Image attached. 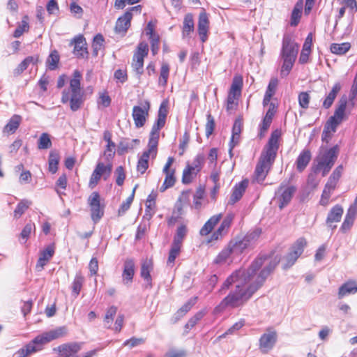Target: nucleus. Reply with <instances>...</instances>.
Listing matches in <instances>:
<instances>
[{
	"mask_svg": "<svg viewBox=\"0 0 357 357\" xmlns=\"http://www.w3.org/2000/svg\"><path fill=\"white\" fill-rule=\"evenodd\" d=\"M187 225L184 223L180 224L174 236L172 243L183 245V242L187 235Z\"/></svg>",
	"mask_w": 357,
	"mask_h": 357,
	"instance_id": "ea45409f",
	"label": "nucleus"
},
{
	"mask_svg": "<svg viewBox=\"0 0 357 357\" xmlns=\"http://www.w3.org/2000/svg\"><path fill=\"white\" fill-rule=\"evenodd\" d=\"M278 338L277 331L268 327L259 339V349L263 354H268L275 347Z\"/></svg>",
	"mask_w": 357,
	"mask_h": 357,
	"instance_id": "1a4fd4ad",
	"label": "nucleus"
},
{
	"mask_svg": "<svg viewBox=\"0 0 357 357\" xmlns=\"http://www.w3.org/2000/svg\"><path fill=\"white\" fill-rule=\"evenodd\" d=\"M169 73V67L167 63H163L160 69V75L159 77V83L162 86H165Z\"/></svg>",
	"mask_w": 357,
	"mask_h": 357,
	"instance_id": "4d7b16f0",
	"label": "nucleus"
},
{
	"mask_svg": "<svg viewBox=\"0 0 357 357\" xmlns=\"http://www.w3.org/2000/svg\"><path fill=\"white\" fill-rule=\"evenodd\" d=\"M307 241L305 238H298L291 246L289 252L285 257L283 268L287 269L293 266L299 257L303 254Z\"/></svg>",
	"mask_w": 357,
	"mask_h": 357,
	"instance_id": "423d86ee",
	"label": "nucleus"
},
{
	"mask_svg": "<svg viewBox=\"0 0 357 357\" xmlns=\"http://www.w3.org/2000/svg\"><path fill=\"white\" fill-rule=\"evenodd\" d=\"M174 158H168V160L163 167V172L165 174L164 182L160 188L162 192L172 187L176 183L175 167H172Z\"/></svg>",
	"mask_w": 357,
	"mask_h": 357,
	"instance_id": "f3484780",
	"label": "nucleus"
},
{
	"mask_svg": "<svg viewBox=\"0 0 357 357\" xmlns=\"http://www.w3.org/2000/svg\"><path fill=\"white\" fill-rule=\"evenodd\" d=\"M74 54L78 58H84L88 55L86 43L85 38L82 36H79L74 39Z\"/></svg>",
	"mask_w": 357,
	"mask_h": 357,
	"instance_id": "c85d7f7f",
	"label": "nucleus"
},
{
	"mask_svg": "<svg viewBox=\"0 0 357 357\" xmlns=\"http://www.w3.org/2000/svg\"><path fill=\"white\" fill-rule=\"evenodd\" d=\"M357 213L347 209L344 220L340 226V231L346 234L349 231L354 225Z\"/></svg>",
	"mask_w": 357,
	"mask_h": 357,
	"instance_id": "473e14b6",
	"label": "nucleus"
},
{
	"mask_svg": "<svg viewBox=\"0 0 357 357\" xmlns=\"http://www.w3.org/2000/svg\"><path fill=\"white\" fill-rule=\"evenodd\" d=\"M344 167L342 165H338L333 172L331 175L329 176L326 184L331 185L334 188H337L338 182L342 177L343 174Z\"/></svg>",
	"mask_w": 357,
	"mask_h": 357,
	"instance_id": "4c0bfd02",
	"label": "nucleus"
},
{
	"mask_svg": "<svg viewBox=\"0 0 357 357\" xmlns=\"http://www.w3.org/2000/svg\"><path fill=\"white\" fill-rule=\"evenodd\" d=\"M335 158H317L312 164L314 174L321 172L323 176L327 175L335 164Z\"/></svg>",
	"mask_w": 357,
	"mask_h": 357,
	"instance_id": "a211bd4d",
	"label": "nucleus"
},
{
	"mask_svg": "<svg viewBox=\"0 0 357 357\" xmlns=\"http://www.w3.org/2000/svg\"><path fill=\"white\" fill-rule=\"evenodd\" d=\"M344 213L343 206L340 204L334 205L328 211L326 223L329 227H333L334 223L340 222Z\"/></svg>",
	"mask_w": 357,
	"mask_h": 357,
	"instance_id": "b1692460",
	"label": "nucleus"
},
{
	"mask_svg": "<svg viewBox=\"0 0 357 357\" xmlns=\"http://www.w3.org/2000/svg\"><path fill=\"white\" fill-rule=\"evenodd\" d=\"M85 281L84 277L81 272H77L71 284L72 294L75 297H77L83 287Z\"/></svg>",
	"mask_w": 357,
	"mask_h": 357,
	"instance_id": "72a5a7b5",
	"label": "nucleus"
},
{
	"mask_svg": "<svg viewBox=\"0 0 357 357\" xmlns=\"http://www.w3.org/2000/svg\"><path fill=\"white\" fill-rule=\"evenodd\" d=\"M167 115V107L165 102H162L159 108L158 118L153 124L150 132L147 149L144 151L142 156H155L158 152V145L160 135V130L165 126Z\"/></svg>",
	"mask_w": 357,
	"mask_h": 357,
	"instance_id": "39448f33",
	"label": "nucleus"
},
{
	"mask_svg": "<svg viewBox=\"0 0 357 357\" xmlns=\"http://www.w3.org/2000/svg\"><path fill=\"white\" fill-rule=\"evenodd\" d=\"M278 84V79L277 77H271L265 93L273 96L276 92Z\"/></svg>",
	"mask_w": 357,
	"mask_h": 357,
	"instance_id": "338daca9",
	"label": "nucleus"
},
{
	"mask_svg": "<svg viewBox=\"0 0 357 357\" xmlns=\"http://www.w3.org/2000/svg\"><path fill=\"white\" fill-rule=\"evenodd\" d=\"M21 121V116L17 114L13 115L9 120L8 123L6 125L4 130L8 132L14 133L18 128Z\"/></svg>",
	"mask_w": 357,
	"mask_h": 357,
	"instance_id": "49530a36",
	"label": "nucleus"
},
{
	"mask_svg": "<svg viewBox=\"0 0 357 357\" xmlns=\"http://www.w3.org/2000/svg\"><path fill=\"white\" fill-rule=\"evenodd\" d=\"M195 29L193 16L191 13L185 15L183 23V36H188Z\"/></svg>",
	"mask_w": 357,
	"mask_h": 357,
	"instance_id": "58836bf2",
	"label": "nucleus"
},
{
	"mask_svg": "<svg viewBox=\"0 0 357 357\" xmlns=\"http://www.w3.org/2000/svg\"><path fill=\"white\" fill-rule=\"evenodd\" d=\"M340 123H341L331 116L324 126L322 132V140L328 142V139H330L332 134L336 131L337 127Z\"/></svg>",
	"mask_w": 357,
	"mask_h": 357,
	"instance_id": "2f4dec72",
	"label": "nucleus"
},
{
	"mask_svg": "<svg viewBox=\"0 0 357 357\" xmlns=\"http://www.w3.org/2000/svg\"><path fill=\"white\" fill-rule=\"evenodd\" d=\"M282 60H283V64L281 68L280 75L282 77H284L289 75L291 70L292 69V67L294 66L295 61L285 60V59H282Z\"/></svg>",
	"mask_w": 357,
	"mask_h": 357,
	"instance_id": "680f3d73",
	"label": "nucleus"
},
{
	"mask_svg": "<svg viewBox=\"0 0 357 357\" xmlns=\"http://www.w3.org/2000/svg\"><path fill=\"white\" fill-rule=\"evenodd\" d=\"M149 46L145 42H141L137 46V49L134 54L133 59L132 62V67L135 72L138 75H141L144 70V59L148 55Z\"/></svg>",
	"mask_w": 357,
	"mask_h": 357,
	"instance_id": "4468645a",
	"label": "nucleus"
},
{
	"mask_svg": "<svg viewBox=\"0 0 357 357\" xmlns=\"http://www.w3.org/2000/svg\"><path fill=\"white\" fill-rule=\"evenodd\" d=\"M116 312H117V307L115 306H111L107 309L106 314L105 315V317H104V321L107 325V328H110L111 324L114 320V317L116 314Z\"/></svg>",
	"mask_w": 357,
	"mask_h": 357,
	"instance_id": "6e6d98bb",
	"label": "nucleus"
},
{
	"mask_svg": "<svg viewBox=\"0 0 357 357\" xmlns=\"http://www.w3.org/2000/svg\"><path fill=\"white\" fill-rule=\"evenodd\" d=\"M154 263L152 258H146L142 261L140 266V276L146 282V286L152 288V278L151 272L153 270Z\"/></svg>",
	"mask_w": 357,
	"mask_h": 357,
	"instance_id": "aec40b11",
	"label": "nucleus"
},
{
	"mask_svg": "<svg viewBox=\"0 0 357 357\" xmlns=\"http://www.w3.org/2000/svg\"><path fill=\"white\" fill-rule=\"evenodd\" d=\"M112 164L111 162H98L93 171L89 182V187L93 189L102 177L106 181L111 175Z\"/></svg>",
	"mask_w": 357,
	"mask_h": 357,
	"instance_id": "0eeeda50",
	"label": "nucleus"
},
{
	"mask_svg": "<svg viewBox=\"0 0 357 357\" xmlns=\"http://www.w3.org/2000/svg\"><path fill=\"white\" fill-rule=\"evenodd\" d=\"M296 191V188L294 185H288L282 183L279 186L275 192V199L278 203L280 209H282L290 203Z\"/></svg>",
	"mask_w": 357,
	"mask_h": 357,
	"instance_id": "ddd939ff",
	"label": "nucleus"
},
{
	"mask_svg": "<svg viewBox=\"0 0 357 357\" xmlns=\"http://www.w3.org/2000/svg\"><path fill=\"white\" fill-rule=\"evenodd\" d=\"M132 18V13L130 11H126L122 16L119 17L116 22L115 32L124 35L130 26Z\"/></svg>",
	"mask_w": 357,
	"mask_h": 357,
	"instance_id": "5701e85b",
	"label": "nucleus"
},
{
	"mask_svg": "<svg viewBox=\"0 0 357 357\" xmlns=\"http://www.w3.org/2000/svg\"><path fill=\"white\" fill-rule=\"evenodd\" d=\"M52 146V142L49 134L42 133L38 140V147L40 149H47Z\"/></svg>",
	"mask_w": 357,
	"mask_h": 357,
	"instance_id": "864d4df0",
	"label": "nucleus"
},
{
	"mask_svg": "<svg viewBox=\"0 0 357 357\" xmlns=\"http://www.w3.org/2000/svg\"><path fill=\"white\" fill-rule=\"evenodd\" d=\"M68 185V178L66 174H62L55 183V191L60 195H66V190Z\"/></svg>",
	"mask_w": 357,
	"mask_h": 357,
	"instance_id": "a18cd8bd",
	"label": "nucleus"
},
{
	"mask_svg": "<svg viewBox=\"0 0 357 357\" xmlns=\"http://www.w3.org/2000/svg\"><path fill=\"white\" fill-rule=\"evenodd\" d=\"M340 4L346 8L349 9L351 14H354L357 11V2L356 0H339Z\"/></svg>",
	"mask_w": 357,
	"mask_h": 357,
	"instance_id": "69168bd1",
	"label": "nucleus"
},
{
	"mask_svg": "<svg viewBox=\"0 0 357 357\" xmlns=\"http://www.w3.org/2000/svg\"><path fill=\"white\" fill-rule=\"evenodd\" d=\"M157 196V193L152 191L146 198L144 217L147 220H151L156 212Z\"/></svg>",
	"mask_w": 357,
	"mask_h": 357,
	"instance_id": "a878e982",
	"label": "nucleus"
},
{
	"mask_svg": "<svg viewBox=\"0 0 357 357\" xmlns=\"http://www.w3.org/2000/svg\"><path fill=\"white\" fill-rule=\"evenodd\" d=\"M81 79V73L75 70L68 90H64L62 93L61 102L64 104L70 102V107L73 112L78 110L84 102V93L80 87Z\"/></svg>",
	"mask_w": 357,
	"mask_h": 357,
	"instance_id": "20e7f679",
	"label": "nucleus"
},
{
	"mask_svg": "<svg viewBox=\"0 0 357 357\" xmlns=\"http://www.w3.org/2000/svg\"><path fill=\"white\" fill-rule=\"evenodd\" d=\"M350 47L351 45L349 43H343L341 44L333 43L331 45V51L333 54L342 55L347 52Z\"/></svg>",
	"mask_w": 357,
	"mask_h": 357,
	"instance_id": "603ef678",
	"label": "nucleus"
},
{
	"mask_svg": "<svg viewBox=\"0 0 357 357\" xmlns=\"http://www.w3.org/2000/svg\"><path fill=\"white\" fill-rule=\"evenodd\" d=\"M243 126L242 121L240 118L236 119L234 121L233 128H232V135L229 143V153L230 156L233 155L232 149L233 148L238 144L240 140V135Z\"/></svg>",
	"mask_w": 357,
	"mask_h": 357,
	"instance_id": "393cba45",
	"label": "nucleus"
},
{
	"mask_svg": "<svg viewBox=\"0 0 357 357\" xmlns=\"http://www.w3.org/2000/svg\"><path fill=\"white\" fill-rule=\"evenodd\" d=\"M116 183L119 186L123 185L126 179V173L122 166H119L115 170Z\"/></svg>",
	"mask_w": 357,
	"mask_h": 357,
	"instance_id": "052dcab7",
	"label": "nucleus"
},
{
	"mask_svg": "<svg viewBox=\"0 0 357 357\" xmlns=\"http://www.w3.org/2000/svg\"><path fill=\"white\" fill-rule=\"evenodd\" d=\"M248 179H244L234 185L231 195L229 199V203L231 204H234L241 199L246 188H248Z\"/></svg>",
	"mask_w": 357,
	"mask_h": 357,
	"instance_id": "cd10ccee",
	"label": "nucleus"
},
{
	"mask_svg": "<svg viewBox=\"0 0 357 357\" xmlns=\"http://www.w3.org/2000/svg\"><path fill=\"white\" fill-rule=\"evenodd\" d=\"M243 87V78L241 76H235L233 78L232 83L230 87V91L241 94Z\"/></svg>",
	"mask_w": 357,
	"mask_h": 357,
	"instance_id": "13d9d810",
	"label": "nucleus"
},
{
	"mask_svg": "<svg viewBox=\"0 0 357 357\" xmlns=\"http://www.w3.org/2000/svg\"><path fill=\"white\" fill-rule=\"evenodd\" d=\"M203 160L201 158H196L192 162H188L183 171L182 183L190 184L201 171L203 166Z\"/></svg>",
	"mask_w": 357,
	"mask_h": 357,
	"instance_id": "f8f14e48",
	"label": "nucleus"
},
{
	"mask_svg": "<svg viewBox=\"0 0 357 357\" xmlns=\"http://www.w3.org/2000/svg\"><path fill=\"white\" fill-rule=\"evenodd\" d=\"M54 252V245L53 244L49 245L43 250L40 252V256L49 261L53 257Z\"/></svg>",
	"mask_w": 357,
	"mask_h": 357,
	"instance_id": "e2e57ef3",
	"label": "nucleus"
},
{
	"mask_svg": "<svg viewBox=\"0 0 357 357\" xmlns=\"http://www.w3.org/2000/svg\"><path fill=\"white\" fill-rule=\"evenodd\" d=\"M187 352L184 349H170L165 355V357H186Z\"/></svg>",
	"mask_w": 357,
	"mask_h": 357,
	"instance_id": "774afa93",
	"label": "nucleus"
},
{
	"mask_svg": "<svg viewBox=\"0 0 357 357\" xmlns=\"http://www.w3.org/2000/svg\"><path fill=\"white\" fill-rule=\"evenodd\" d=\"M357 293V282L356 280H349L343 283L338 289V297L342 298L348 294Z\"/></svg>",
	"mask_w": 357,
	"mask_h": 357,
	"instance_id": "7c9ffc66",
	"label": "nucleus"
},
{
	"mask_svg": "<svg viewBox=\"0 0 357 357\" xmlns=\"http://www.w3.org/2000/svg\"><path fill=\"white\" fill-rule=\"evenodd\" d=\"M59 61V55L56 51H53L49 55L47 59V66L51 70H55L57 68Z\"/></svg>",
	"mask_w": 357,
	"mask_h": 357,
	"instance_id": "5fc2aeb1",
	"label": "nucleus"
},
{
	"mask_svg": "<svg viewBox=\"0 0 357 357\" xmlns=\"http://www.w3.org/2000/svg\"><path fill=\"white\" fill-rule=\"evenodd\" d=\"M231 255L234 254L229 245L227 244L226 246L218 253V255L214 259L213 262L215 264H225L227 259L230 258Z\"/></svg>",
	"mask_w": 357,
	"mask_h": 357,
	"instance_id": "79ce46f5",
	"label": "nucleus"
},
{
	"mask_svg": "<svg viewBox=\"0 0 357 357\" xmlns=\"http://www.w3.org/2000/svg\"><path fill=\"white\" fill-rule=\"evenodd\" d=\"M341 90V85L340 83H335L333 86L331 91L326 96V98L323 102V107L325 109H328L333 105L337 93Z\"/></svg>",
	"mask_w": 357,
	"mask_h": 357,
	"instance_id": "f704fd0d",
	"label": "nucleus"
},
{
	"mask_svg": "<svg viewBox=\"0 0 357 357\" xmlns=\"http://www.w3.org/2000/svg\"><path fill=\"white\" fill-rule=\"evenodd\" d=\"M241 94L230 91H229V94L227 100V111L235 109L238 102L237 100L240 98Z\"/></svg>",
	"mask_w": 357,
	"mask_h": 357,
	"instance_id": "3c124183",
	"label": "nucleus"
},
{
	"mask_svg": "<svg viewBox=\"0 0 357 357\" xmlns=\"http://www.w3.org/2000/svg\"><path fill=\"white\" fill-rule=\"evenodd\" d=\"M150 102L144 101L140 105H135L132 108V116L136 128H139L144 126L149 116Z\"/></svg>",
	"mask_w": 357,
	"mask_h": 357,
	"instance_id": "2eb2a0df",
	"label": "nucleus"
},
{
	"mask_svg": "<svg viewBox=\"0 0 357 357\" xmlns=\"http://www.w3.org/2000/svg\"><path fill=\"white\" fill-rule=\"evenodd\" d=\"M235 214L228 213L223 218L222 213L211 216L199 229V235L206 236L211 235L206 240V243L221 241L229 231L234 222Z\"/></svg>",
	"mask_w": 357,
	"mask_h": 357,
	"instance_id": "f03ea898",
	"label": "nucleus"
},
{
	"mask_svg": "<svg viewBox=\"0 0 357 357\" xmlns=\"http://www.w3.org/2000/svg\"><path fill=\"white\" fill-rule=\"evenodd\" d=\"M181 245H178L176 243H172L171 248L169 252V256L167 259V264L169 266H173L174 264L175 260L178 256H179L181 251Z\"/></svg>",
	"mask_w": 357,
	"mask_h": 357,
	"instance_id": "37998d69",
	"label": "nucleus"
},
{
	"mask_svg": "<svg viewBox=\"0 0 357 357\" xmlns=\"http://www.w3.org/2000/svg\"><path fill=\"white\" fill-rule=\"evenodd\" d=\"M209 20L206 12H202L199 16L198 33L202 43L207 40V33L208 31Z\"/></svg>",
	"mask_w": 357,
	"mask_h": 357,
	"instance_id": "bb28decb",
	"label": "nucleus"
},
{
	"mask_svg": "<svg viewBox=\"0 0 357 357\" xmlns=\"http://www.w3.org/2000/svg\"><path fill=\"white\" fill-rule=\"evenodd\" d=\"M135 273V261L132 258H128L124 261L123 268L121 275L122 282L125 285H130L133 281Z\"/></svg>",
	"mask_w": 357,
	"mask_h": 357,
	"instance_id": "6ab92c4d",
	"label": "nucleus"
},
{
	"mask_svg": "<svg viewBox=\"0 0 357 357\" xmlns=\"http://www.w3.org/2000/svg\"><path fill=\"white\" fill-rule=\"evenodd\" d=\"M35 230L36 226L34 223L29 222L24 226L20 236L24 241V242H26L29 238L30 234H31L32 231Z\"/></svg>",
	"mask_w": 357,
	"mask_h": 357,
	"instance_id": "bf43d9fd",
	"label": "nucleus"
},
{
	"mask_svg": "<svg viewBox=\"0 0 357 357\" xmlns=\"http://www.w3.org/2000/svg\"><path fill=\"white\" fill-rule=\"evenodd\" d=\"M259 236V234L252 232L248 234L242 238H236L230 240L227 245L230 248L233 254L235 255H241L251 245L252 241L256 240Z\"/></svg>",
	"mask_w": 357,
	"mask_h": 357,
	"instance_id": "9d476101",
	"label": "nucleus"
},
{
	"mask_svg": "<svg viewBox=\"0 0 357 357\" xmlns=\"http://www.w3.org/2000/svg\"><path fill=\"white\" fill-rule=\"evenodd\" d=\"M335 189L331 185L325 184L319 202L321 206L326 207L330 204L331 195Z\"/></svg>",
	"mask_w": 357,
	"mask_h": 357,
	"instance_id": "c9c22d12",
	"label": "nucleus"
},
{
	"mask_svg": "<svg viewBox=\"0 0 357 357\" xmlns=\"http://www.w3.org/2000/svg\"><path fill=\"white\" fill-rule=\"evenodd\" d=\"M268 258L266 255H260L248 268H241L229 275L220 289V292L223 293L229 289L234 283H236L235 290L222 300L216 310L222 311L227 307L236 308L243 305L264 284L267 278L279 264L280 258L275 257L261 268Z\"/></svg>",
	"mask_w": 357,
	"mask_h": 357,
	"instance_id": "f257e3e1",
	"label": "nucleus"
},
{
	"mask_svg": "<svg viewBox=\"0 0 357 357\" xmlns=\"http://www.w3.org/2000/svg\"><path fill=\"white\" fill-rule=\"evenodd\" d=\"M280 135L281 132L279 130H275L271 133L266 146V155L264 156H276L279 149Z\"/></svg>",
	"mask_w": 357,
	"mask_h": 357,
	"instance_id": "4be33fe9",
	"label": "nucleus"
},
{
	"mask_svg": "<svg viewBox=\"0 0 357 357\" xmlns=\"http://www.w3.org/2000/svg\"><path fill=\"white\" fill-rule=\"evenodd\" d=\"M136 188L137 186H135L133 188L131 195L126 199V201L123 202L121 206H119V208L118 209L119 216L123 215L126 213V212L130 208L135 197Z\"/></svg>",
	"mask_w": 357,
	"mask_h": 357,
	"instance_id": "de8ad7c7",
	"label": "nucleus"
},
{
	"mask_svg": "<svg viewBox=\"0 0 357 357\" xmlns=\"http://www.w3.org/2000/svg\"><path fill=\"white\" fill-rule=\"evenodd\" d=\"M139 139H130L128 138L122 139L117 146V153L119 155H124L128 153L135 146L139 144Z\"/></svg>",
	"mask_w": 357,
	"mask_h": 357,
	"instance_id": "c756f323",
	"label": "nucleus"
},
{
	"mask_svg": "<svg viewBox=\"0 0 357 357\" xmlns=\"http://www.w3.org/2000/svg\"><path fill=\"white\" fill-rule=\"evenodd\" d=\"M68 330L66 326H60L52 331L37 335L31 341L16 351V357H29L41 351L44 344L65 336Z\"/></svg>",
	"mask_w": 357,
	"mask_h": 357,
	"instance_id": "7ed1b4c3",
	"label": "nucleus"
},
{
	"mask_svg": "<svg viewBox=\"0 0 357 357\" xmlns=\"http://www.w3.org/2000/svg\"><path fill=\"white\" fill-rule=\"evenodd\" d=\"M81 349V343L70 342L59 345L56 350L61 357H77Z\"/></svg>",
	"mask_w": 357,
	"mask_h": 357,
	"instance_id": "412c9836",
	"label": "nucleus"
},
{
	"mask_svg": "<svg viewBox=\"0 0 357 357\" xmlns=\"http://www.w3.org/2000/svg\"><path fill=\"white\" fill-rule=\"evenodd\" d=\"M204 316V312L199 311L192 317L184 326V332L188 333Z\"/></svg>",
	"mask_w": 357,
	"mask_h": 357,
	"instance_id": "8fccbe9b",
	"label": "nucleus"
},
{
	"mask_svg": "<svg viewBox=\"0 0 357 357\" xmlns=\"http://www.w3.org/2000/svg\"><path fill=\"white\" fill-rule=\"evenodd\" d=\"M33 61V58L32 56H28L25 59H24L17 66V68L15 70V73L17 75L21 74L24 70H25L29 63Z\"/></svg>",
	"mask_w": 357,
	"mask_h": 357,
	"instance_id": "0e129e2a",
	"label": "nucleus"
},
{
	"mask_svg": "<svg viewBox=\"0 0 357 357\" xmlns=\"http://www.w3.org/2000/svg\"><path fill=\"white\" fill-rule=\"evenodd\" d=\"M32 202L27 199L21 200L17 205L15 209L13 211V216L15 218H20L25 211L29 208Z\"/></svg>",
	"mask_w": 357,
	"mask_h": 357,
	"instance_id": "c03bdc74",
	"label": "nucleus"
},
{
	"mask_svg": "<svg viewBox=\"0 0 357 357\" xmlns=\"http://www.w3.org/2000/svg\"><path fill=\"white\" fill-rule=\"evenodd\" d=\"M205 197V186L199 185L195 191L193 196V205L197 210H199L202 206V201Z\"/></svg>",
	"mask_w": 357,
	"mask_h": 357,
	"instance_id": "a19ab883",
	"label": "nucleus"
},
{
	"mask_svg": "<svg viewBox=\"0 0 357 357\" xmlns=\"http://www.w3.org/2000/svg\"><path fill=\"white\" fill-rule=\"evenodd\" d=\"M347 98H342L338 102L337 107L334 112L333 116H332L331 117H333V119H335L336 121H339L340 123H342V121H343V119L344 118V114H345V110L347 108Z\"/></svg>",
	"mask_w": 357,
	"mask_h": 357,
	"instance_id": "e433bc0d",
	"label": "nucleus"
},
{
	"mask_svg": "<svg viewBox=\"0 0 357 357\" xmlns=\"http://www.w3.org/2000/svg\"><path fill=\"white\" fill-rule=\"evenodd\" d=\"M299 45L292 40L289 34L283 36L280 56L282 59L296 61Z\"/></svg>",
	"mask_w": 357,
	"mask_h": 357,
	"instance_id": "9b49d317",
	"label": "nucleus"
},
{
	"mask_svg": "<svg viewBox=\"0 0 357 357\" xmlns=\"http://www.w3.org/2000/svg\"><path fill=\"white\" fill-rule=\"evenodd\" d=\"M275 158H262L257 163L254 173L253 181L263 182L274 162Z\"/></svg>",
	"mask_w": 357,
	"mask_h": 357,
	"instance_id": "dca6fc26",
	"label": "nucleus"
},
{
	"mask_svg": "<svg viewBox=\"0 0 357 357\" xmlns=\"http://www.w3.org/2000/svg\"><path fill=\"white\" fill-rule=\"evenodd\" d=\"M303 8L302 3H297L294 6L290 20V25L292 26H296L299 23L300 19L301 17V11Z\"/></svg>",
	"mask_w": 357,
	"mask_h": 357,
	"instance_id": "09e8293b",
	"label": "nucleus"
},
{
	"mask_svg": "<svg viewBox=\"0 0 357 357\" xmlns=\"http://www.w3.org/2000/svg\"><path fill=\"white\" fill-rule=\"evenodd\" d=\"M90 207L91 218L96 224L100 221L105 213V204H101L100 195L98 192H93L87 199Z\"/></svg>",
	"mask_w": 357,
	"mask_h": 357,
	"instance_id": "6e6552de",
	"label": "nucleus"
}]
</instances>
